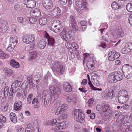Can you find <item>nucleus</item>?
<instances>
[{
	"mask_svg": "<svg viewBox=\"0 0 132 132\" xmlns=\"http://www.w3.org/2000/svg\"><path fill=\"white\" fill-rule=\"evenodd\" d=\"M49 88L52 92L51 95V101H53L57 99L61 93V90L60 88L57 87H54L53 85H50Z\"/></svg>",
	"mask_w": 132,
	"mask_h": 132,
	"instance_id": "f257e3e1",
	"label": "nucleus"
},
{
	"mask_svg": "<svg viewBox=\"0 0 132 132\" xmlns=\"http://www.w3.org/2000/svg\"><path fill=\"white\" fill-rule=\"evenodd\" d=\"M52 92L50 91H47V90H44L42 94V100L43 106L45 107H47L51 100V95Z\"/></svg>",
	"mask_w": 132,
	"mask_h": 132,
	"instance_id": "f03ea898",
	"label": "nucleus"
},
{
	"mask_svg": "<svg viewBox=\"0 0 132 132\" xmlns=\"http://www.w3.org/2000/svg\"><path fill=\"white\" fill-rule=\"evenodd\" d=\"M21 83V81L16 80L12 84L9 93V96L10 98H12L13 95H14L18 91Z\"/></svg>",
	"mask_w": 132,
	"mask_h": 132,
	"instance_id": "7ed1b4c3",
	"label": "nucleus"
},
{
	"mask_svg": "<svg viewBox=\"0 0 132 132\" xmlns=\"http://www.w3.org/2000/svg\"><path fill=\"white\" fill-rule=\"evenodd\" d=\"M73 33L71 31H69L68 33L66 32L65 30H63L60 34L61 37L64 40L67 41H70L73 40Z\"/></svg>",
	"mask_w": 132,
	"mask_h": 132,
	"instance_id": "20e7f679",
	"label": "nucleus"
},
{
	"mask_svg": "<svg viewBox=\"0 0 132 132\" xmlns=\"http://www.w3.org/2000/svg\"><path fill=\"white\" fill-rule=\"evenodd\" d=\"M53 67L59 74L63 73L64 71V67L61 63L59 61H55L53 65Z\"/></svg>",
	"mask_w": 132,
	"mask_h": 132,
	"instance_id": "39448f33",
	"label": "nucleus"
},
{
	"mask_svg": "<svg viewBox=\"0 0 132 132\" xmlns=\"http://www.w3.org/2000/svg\"><path fill=\"white\" fill-rule=\"evenodd\" d=\"M48 14L52 17L58 18L61 15V10L58 7H55L50 12H48Z\"/></svg>",
	"mask_w": 132,
	"mask_h": 132,
	"instance_id": "423d86ee",
	"label": "nucleus"
},
{
	"mask_svg": "<svg viewBox=\"0 0 132 132\" xmlns=\"http://www.w3.org/2000/svg\"><path fill=\"white\" fill-rule=\"evenodd\" d=\"M24 7L32 9L35 7L36 5V2L35 0H24L23 1Z\"/></svg>",
	"mask_w": 132,
	"mask_h": 132,
	"instance_id": "0eeeda50",
	"label": "nucleus"
},
{
	"mask_svg": "<svg viewBox=\"0 0 132 132\" xmlns=\"http://www.w3.org/2000/svg\"><path fill=\"white\" fill-rule=\"evenodd\" d=\"M43 5V7L46 10L50 9L53 7L52 0H44Z\"/></svg>",
	"mask_w": 132,
	"mask_h": 132,
	"instance_id": "6e6552de",
	"label": "nucleus"
},
{
	"mask_svg": "<svg viewBox=\"0 0 132 132\" xmlns=\"http://www.w3.org/2000/svg\"><path fill=\"white\" fill-rule=\"evenodd\" d=\"M34 36L26 35L22 38L23 42L27 44H29L33 42L35 39Z\"/></svg>",
	"mask_w": 132,
	"mask_h": 132,
	"instance_id": "1a4fd4ad",
	"label": "nucleus"
},
{
	"mask_svg": "<svg viewBox=\"0 0 132 132\" xmlns=\"http://www.w3.org/2000/svg\"><path fill=\"white\" fill-rule=\"evenodd\" d=\"M44 37L47 39V44L48 45L53 46L55 43V39L52 37H50L47 32H46Z\"/></svg>",
	"mask_w": 132,
	"mask_h": 132,
	"instance_id": "9d476101",
	"label": "nucleus"
},
{
	"mask_svg": "<svg viewBox=\"0 0 132 132\" xmlns=\"http://www.w3.org/2000/svg\"><path fill=\"white\" fill-rule=\"evenodd\" d=\"M85 117V116L84 114L81 112H80L77 116L75 117V119L77 121L80 123H84L85 122L84 119Z\"/></svg>",
	"mask_w": 132,
	"mask_h": 132,
	"instance_id": "9b49d317",
	"label": "nucleus"
},
{
	"mask_svg": "<svg viewBox=\"0 0 132 132\" xmlns=\"http://www.w3.org/2000/svg\"><path fill=\"white\" fill-rule=\"evenodd\" d=\"M122 70L123 73V75L125 77L128 79H129L130 77V75L129 74L130 71L129 68L126 67L125 66H122Z\"/></svg>",
	"mask_w": 132,
	"mask_h": 132,
	"instance_id": "f8f14e48",
	"label": "nucleus"
},
{
	"mask_svg": "<svg viewBox=\"0 0 132 132\" xmlns=\"http://www.w3.org/2000/svg\"><path fill=\"white\" fill-rule=\"evenodd\" d=\"M75 4L76 5L82 10H85L87 8V4L85 2L83 3L80 1H76Z\"/></svg>",
	"mask_w": 132,
	"mask_h": 132,
	"instance_id": "ddd939ff",
	"label": "nucleus"
},
{
	"mask_svg": "<svg viewBox=\"0 0 132 132\" xmlns=\"http://www.w3.org/2000/svg\"><path fill=\"white\" fill-rule=\"evenodd\" d=\"M117 82L122 80L123 78V73L119 71H116L114 73Z\"/></svg>",
	"mask_w": 132,
	"mask_h": 132,
	"instance_id": "4468645a",
	"label": "nucleus"
},
{
	"mask_svg": "<svg viewBox=\"0 0 132 132\" xmlns=\"http://www.w3.org/2000/svg\"><path fill=\"white\" fill-rule=\"evenodd\" d=\"M120 119L121 122L123 124V125L126 126H127V123H128L129 122V118L126 116H119V118Z\"/></svg>",
	"mask_w": 132,
	"mask_h": 132,
	"instance_id": "2eb2a0df",
	"label": "nucleus"
},
{
	"mask_svg": "<svg viewBox=\"0 0 132 132\" xmlns=\"http://www.w3.org/2000/svg\"><path fill=\"white\" fill-rule=\"evenodd\" d=\"M9 92V88L7 86L4 87L3 91H1V96L5 98H6L8 96Z\"/></svg>",
	"mask_w": 132,
	"mask_h": 132,
	"instance_id": "dca6fc26",
	"label": "nucleus"
},
{
	"mask_svg": "<svg viewBox=\"0 0 132 132\" xmlns=\"http://www.w3.org/2000/svg\"><path fill=\"white\" fill-rule=\"evenodd\" d=\"M8 28V24L5 22L0 23V32H3L6 31Z\"/></svg>",
	"mask_w": 132,
	"mask_h": 132,
	"instance_id": "f3484780",
	"label": "nucleus"
},
{
	"mask_svg": "<svg viewBox=\"0 0 132 132\" xmlns=\"http://www.w3.org/2000/svg\"><path fill=\"white\" fill-rule=\"evenodd\" d=\"M108 80L109 82L111 83H114L117 82L115 77L114 73H111L109 75Z\"/></svg>",
	"mask_w": 132,
	"mask_h": 132,
	"instance_id": "a211bd4d",
	"label": "nucleus"
},
{
	"mask_svg": "<svg viewBox=\"0 0 132 132\" xmlns=\"http://www.w3.org/2000/svg\"><path fill=\"white\" fill-rule=\"evenodd\" d=\"M31 13L33 16L36 17H39L41 15L40 10L37 9H35L31 10Z\"/></svg>",
	"mask_w": 132,
	"mask_h": 132,
	"instance_id": "6ab92c4d",
	"label": "nucleus"
},
{
	"mask_svg": "<svg viewBox=\"0 0 132 132\" xmlns=\"http://www.w3.org/2000/svg\"><path fill=\"white\" fill-rule=\"evenodd\" d=\"M118 101L119 103L123 104L127 101L128 99V98L118 95Z\"/></svg>",
	"mask_w": 132,
	"mask_h": 132,
	"instance_id": "aec40b11",
	"label": "nucleus"
},
{
	"mask_svg": "<svg viewBox=\"0 0 132 132\" xmlns=\"http://www.w3.org/2000/svg\"><path fill=\"white\" fill-rule=\"evenodd\" d=\"M56 22L57 23H58V24L55 25L54 26H52V29H53L52 30L55 32H58L60 30V29L59 28L60 27V24H61V22L59 20H57L56 21Z\"/></svg>",
	"mask_w": 132,
	"mask_h": 132,
	"instance_id": "412c9836",
	"label": "nucleus"
},
{
	"mask_svg": "<svg viewBox=\"0 0 132 132\" xmlns=\"http://www.w3.org/2000/svg\"><path fill=\"white\" fill-rule=\"evenodd\" d=\"M22 103L20 101H16L14 104V108L15 110H18L21 109Z\"/></svg>",
	"mask_w": 132,
	"mask_h": 132,
	"instance_id": "4be33fe9",
	"label": "nucleus"
},
{
	"mask_svg": "<svg viewBox=\"0 0 132 132\" xmlns=\"http://www.w3.org/2000/svg\"><path fill=\"white\" fill-rule=\"evenodd\" d=\"M10 65L14 68H18L20 67L19 63L16 62L14 60L12 59L10 61Z\"/></svg>",
	"mask_w": 132,
	"mask_h": 132,
	"instance_id": "5701e85b",
	"label": "nucleus"
},
{
	"mask_svg": "<svg viewBox=\"0 0 132 132\" xmlns=\"http://www.w3.org/2000/svg\"><path fill=\"white\" fill-rule=\"evenodd\" d=\"M10 118L11 121L13 123H15L16 122L17 118L15 113H11L10 114Z\"/></svg>",
	"mask_w": 132,
	"mask_h": 132,
	"instance_id": "b1692460",
	"label": "nucleus"
},
{
	"mask_svg": "<svg viewBox=\"0 0 132 132\" xmlns=\"http://www.w3.org/2000/svg\"><path fill=\"white\" fill-rule=\"evenodd\" d=\"M3 71L6 75L9 76H12L13 73L12 70L7 68H4L3 70Z\"/></svg>",
	"mask_w": 132,
	"mask_h": 132,
	"instance_id": "393cba45",
	"label": "nucleus"
},
{
	"mask_svg": "<svg viewBox=\"0 0 132 132\" xmlns=\"http://www.w3.org/2000/svg\"><path fill=\"white\" fill-rule=\"evenodd\" d=\"M118 95L124 97H126L128 98L129 97L127 92L124 89L120 90L119 91V92Z\"/></svg>",
	"mask_w": 132,
	"mask_h": 132,
	"instance_id": "a878e982",
	"label": "nucleus"
},
{
	"mask_svg": "<svg viewBox=\"0 0 132 132\" xmlns=\"http://www.w3.org/2000/svg\"><path fill=\"white\" fill-rule=\"evenodd\" d=\"M46 41L42 40L39 42L38 47L40 49H43L46 46Z\"/></svg>",
	"mask_w": 132,
	"mask_h": 132,
	"instance_id": "bb28decb",
	"label": "nucleus"
},
{
	"mask_svg": "<svg viewBox=\"0 0 132 132\" xmlns=\"http://www.w3.org/2000/svg\"><path fill=\"white\" fill-rule=\"evenodd\" d=\"M115 52L114 50H113L111 51L110 52L109 54L108 59L109 60L112 61L114 60V53Z\"/></svg>",
	"mask_w": 132,
	"mask_h": 132,
	"instance_id": "cd10ccee",
	"label": "nucleus"
},
{
	"mask_svg": "<svg viewBox=\"0 0 132 132\" xmlns=\"http://www.w3.org/2000/svg\"><path fill=\"white\" fill-rule=\"evenodd\" d=\"M116 32L117 37H122L124 36L123 32L121 29H117Z\"/></svg>",
	"mask_w": 132,
	"mask_h": 132,
	"instance_id": "c85d7f7f",
	"label": "nucleus"
},
{
	"mask_svg": "<svg viewBox=\"0 0 132 132\" xmlns=\"http://www.w3.org/2000/svg\"><path fill=\"white\" fill-rule=\"evenodd\" d=\"M39 103L38 100L36 98H34L32 102V104L33 105V107L35 108H36L38 107V104Z\"/></svg>",
	"mask_w": 132,
	"mask_h": 132,
	"instance_id": "c756f323",
	"label": "nucleus"
},
{
	"mask_svg": "<svg viewBox=\"0 0 132 132\" xmlns=\"http://www.w3.org/2000/svg\"><path fill=\"white\" fill-rule=\"evenodd\" d=\"M92 61H93V59H92ZM93 63L92 61L91 62L90 61H88L86 63V66L87 68L90 70L93 69L94 64H94H93Z\"/></svg>",
	"mask_w": 132,
	"mask_h": 132,
	"instance_id": "7c9ffc66",
	"label": "nucleus"
},
{
	"mask_svg": "<svg viewBox=\"0 0 132 132\" xmlns=\"http://www.w3.org/2000/svg\"><path fill=\"white\" fill-rule=\"evenodd\" d=\"M47 23V19L45 17L40 18L39 20V23L41 25H45Z\"/></svg>",
	"mask_w": 132,
	"mask_h": 132,
	"instance_id": "2f4dec72",
	"label": "nucleus"
},
{
	"mask_svg": "<svg viewBox=\"0 0 132 132\" xmlns=\"http://www.w3.org/2000/svg\"><path fill=\"white\" fill-rule=\"evenodd\" d=\"M60 108V112L61 113H62L67 109V105L65 104H63L61 106L58 107Z\"/></svg>",
	"mask_w": 132,
	"mask_h": 132,
	"instance_id": "473e14b6",
	"label": "nucleus"
},
{
	"mask_svg": "<svg viewBox=\"0 0 132 132\" xmlns=\"http://www.w3.org/2000/svg\"><path fill=\"white\" fill-rule=\"evenodd\" d=\"M106 95L110 98L112 99L115 96L114 91L112 90L108 91L106 94Z\"/></svg>",
	"mask_w": 132,
	"mask_h": 132,
	"instance_id": "72a5a7b5",
	"label": "nucleus"
},
{
	"mask_svg": "<svg viewBox=\"0 0 132 132\" xmlns=\"http://www.w3.org/2000/svg\"><path fill=\"white\" fill-rule=\"evenodd\" d=\"M18 40L13 37H10V39L9 45H15V46L17 44Z\"/></svg>",
	"mask_w": 132,
	"mask_h": 132,
	"instance_id": "f704fd0d",
	"label": "nucleus"
},
{
	"mask_svg": "<svg viewBox=\"0 0 132 132\" xmlns=\"http://www.w3.org/2000/svg\"><path fill=\"white\" fill-rule=\"evenodd\" d=\"M111 6L114 9L116 10L119 8L121 6H119L118 4L116 2H113L111 4Z\"/></svg>",
	"mask_w": 132,
	"mask_h": 132,
	"instance_id": "c9c22d12",
	"label": "nucleus"
},
{
	"mask_svg": "<svg viewBox=\"0 0 132 132\" xmlns=\"http://www.w3.org/2000/svg\"><path fill=\"white\" fill-rule=\"evenodd\" d=\"M102 111L103 112H109L110 111L109 108L107 105H105L103 106L102 107Z\"/></svg>",
	"mask_w": 132,
	"mask_h": 132,
	"instance_id": "e433bc0d",
	"label": "nucleus"
},
{
	"mask_svg": "<svg viewBox=\"0 0 132 132\" xmlns=\"http://www.w3.org/2000/svg\"><path fill=\"white\" fill-rule=\"evenodd\" d=\"M9 56V55L8 54L3 52V51L1 52L0 53V58L3 59L6 58Z\"/></svg>",
	"mask_w": 132,
	"mask_h": 132,
	"instance_id": "4c0bfd02",
	"label": "nucleus"
},
{
	"mask_svg": "<svg viewBox=\"0 0 132 132\" xmlns=\"http://www.w3.org/2000/svg\"><path fill=\"white\" fill-rule=\"evenodd\" d=\"M71 24L72 27V29L74 31H77L78 30L76 26H77V22L76 21L71 22Z\"/></svg>",
	"mask_w": 132,
	"mask_h": 132,
	"instance_id": "58836bf2",
	"label": "nucleus"
},
{
	"mask_svg": "<svg viewBox=\"0 0 132 132\" xmlns=\"http://www.w3.org/2000/svg\"><path fill=\"white\" fill-rule=\"evenodd\" d=\"M126 9L129 12H132V4L128 3L126 5Z\"/></svg>",
	"mask_w": 132,
	"mask_h": 132,
	"instance_id": "ea45409f",
	"label": "nucleus"
},
{
	"mask_svg": "<svg viewBox=\"0 0 132 132\" xmlns=\"http://www.w3.org/2000/svg\"><path fill=\"white\" fill-rule=\"evenodd\" d=\"M38 52L37 51L33 52L31 53L30 58L31 60L35 59L37 56Z\"/></svg>",
	"mask_w": 132,
	"mask_h": 132,
	"instance_id": "a19ab883",
	"label": "nucleus"
},
{
	"mask_svg": "<svg viewBox=\"0 0 132 132\" xmlns=\"http://www.w3.org/2000/svg\"><path fill=\"white\" fill-rule=\"evenodd\" d=\"M70 41H67V42L65 43V45L66 47L69 51H70L71 50L72 51V50L71 47V45L70 43Z\"/></svg>",
	"mask_w": 132,
	"mask_h": 132,
	"instance_id": "79ce46f5",
	"label": "nucleus"
},
{
	"mask_svg": "<svg viewBox=\"0 0 132 132\" xmlns=\"http://www.w3.org/2000/svg\"><path fill=\"white\" fill-rule=\"evenodd\" d=\"M30 22L32 24H34L37 21V19L36 18L30 17L29 19Z\"/></svg>",
	"mask_w": 132,
	"mask_h": 132,
	"instance_id": "37998d69",
	"label": "nucleus"
},
{
	"mask_svg": "<svg viewBox=\"0 0 132 132\" xmlns=\"http://www.w3.org/2000/svg\"><path fill=\"white\" fill-rule=\"evenodd\" d=\"M33 97V95L32 94H30L27 98V103L30 104L31 103V100Z\"/></svg>",
	"mask_w": 132,
	"mask_h": 132,
	"instance_id": "c03bdc74",
	"label": "nucleus"
},
{
	"mask_svg": "<svg viewBox=\"0 0 132 132\" xmlns=\"http://www.w3.org/2000/svg\"><path fill=\"white\" fill-rule=\"evenodd\" d=\"M63 127H61V125L58 124L57 125H56L55 128H52V130L54 131L59 130L60 129H62Z\"/></svg>",
	"mask_w": 132,
	"mask_h": 132,
	"instance_id": "a18cd8bd",
	"label": "nucleus"
},
{
	"mask_svg": "<svg viewBox=\"0 0 132 132\" xmlns=\"http://www.w3.org/2000/svg\"><path fill=\"white\" fill-rule=\"evenodd\" d=\"M126 47L128 50V51H130L132 50V43H130L126 45Z\"/></svg>",
	"mask_w": 132,
	"mask_h": 132,
	"instance_id": "49530a36",
	"label": "nucleus"
},
{
	"mask_svg": "<svg viewBox=\"0 0 132 132\" xmlns=\"http://www.w3.org/2000/svg\"><path fill=\"white\" fill-rule=\"evenodd\" d=\"M65 90V91L67 92H70L71 91L72 88L70 84H68V85H67Z\"/></svg>",
	"mask_w": 132,
	"mask_h": 132,
	"instance_id": "de8ad7c7",
	"label": "nucleus"
},
{
	"mask_svg": "<svg viewBox=\"0 0 132 132\" xmlns=\"http://www.w3.org/2000/svg\"><path fill=\"white\" fill-rule=\"evenodd\" d=\"M29 23L28 20H27L26 18H23L21 24L23 26L27 25Z\"/></svg>",
	"mask_w": 132,
	"mask_h": 132,
	"instance_id": "09e8293b",
	"label": "nucleus"
},
{
	"mask_svg": "<svg viewBox=\"0 0 132 132\" xmlns=\"http://www.w3.org/2000/svg\"><path fill=\"white\" fill-rule=\"evenodd\" d=\"M6 121V118L2 114L0 115V121L5 123Z\"/></svg>",
	"mask_w": 132,
	"mask_h": 132,
	"instance_id": "8fccbe9b",
	"label": "nucleus"
},
{
	"mask_svg": "<svg viewBox=\"0 0 132 132\" xmlns=\"http://www.w3.org/2000/svg\"><path fill=\"white\" fill-rule=\"evenodd\" d=\"M8 109V106L6 105L2 106L1 108V110L3 112H5Z\"/></svg>",
	"mask_w": 132,
	"mask_h": 132,
	"instance_id": "3c124183",
	"label": "nucleus"
},
{
	"mask_svg": "<svg viewBox=\"0 0 132 132\" xmlns=\"http://www.w3.org/2000/svg\"><path fill=\"white\" fill-rule=\"evenodd\" d=\"M28 94L27 91L26 89H24L22 92V97L23 98L25 99L26 97V96Z\"/></svg>",
	"mask_w": 132,
	"mask_h": 132,
	"instance_id": "603ef678",
	"label": "nucleus"
},
{
	"mask_svg": "<svg viewBox=\"0 0 132 132\" xmlns=\"http://www.w3.org/2000/svg\"><path fill=\"white\" fill-rule=\"evenodd\" d=\"M129 106L127 104H125L123 105L122 106H121V110L123 109L125 110H127L129 109Z\"/></svg>",
	"mask_w": 132,
	"mask_h": 132,
	"instance_id": "864d4df0",
	"label": "nucleus"
},
{
	"mask_svg": "<svg viewBox=\"0 0 132 132\" xmlns=\"http://www.w3.org/2000/svg\"><path fill=\"white\" fill-rule=\"evenodd\" d=\"M9 45L10 46L7 47V50L8 51H11L13 50L15 46V45Z\"/></svg>",
	"mask_w": 132,
	"mask_h": 132,
	"instance_id": "5fc2aeb1",
	"label": "nucleus"
},
{
	"mask_svg": "<svg viewBox=\"0 0 132 132\" xmlns=\"http://www.w3.org/2000/svg\"><path fill=\"white\" fill-rule=\"evenodd\" d=\"M114 60L119 58L120 56V54L119 53L116 52V51L115 52H114Z\"/></svg>",
	"mask_w": 132,
	"mask_h": 132,
	"instance_id": "6e6d98bb",
	"label": "nucleus"
},
{
	"mask_svg": "<svg viewBox=\"0 0 132 132\" xmlns=\"http://www.w3.org/2000/svg\"><path fill=\"white\" fill-rule=\"evenodd\" d=\"M16 28L17 26L15 24H13L11 28L12 29L11 31L13 34L16 33Z\"/></svg>",
	"mask_w": 132,
	"mask_h": 132,
	"instance_id": "4d7b16f0",
	"label": "nucleus"
},
{
	"mask_svg": "<svg viewBox=\"0 0 132 132\" xmlns=\"http://www.w3.org/2000/svg\"><path fill=\"white\" fill-rule=\"evenodd\" d=\"M59 3L62 5H65L67 3V0H59Z\"/></svg>",
	"mask_w": 132,
	"mask_h": 132,
	"instance_id": "13d9d810",
	"label": "nucleus"
},
{
	"mask_svg": "<svg viewBox=\"0 0 132 132\" xmlns=\"http://www.w3.org/2000/svg\"><path fill=\"white\" fill-rule=\"evenodd\" d=\"M17 130V132H24V128L21 126L19 127Z\"/></svg>",
	"mask_w": 132,
	"mask_h": 132,
	"instance_id": "bf43d9fd",
	"label": "nucleus"
},
{
	"mask_svg": "<svg viewBox=\"0 0 132 132\" xmlns=\"http://www.w3.org/2000/svg\"><path fill=\"white\" fill-rule=\"evenodd\" d=\"M79 112L78 110L76 109L75 110L74 112V117L75 118V116H77L78 114H79V112Z\"/></svg>",
	"mask_w": 132,
	"mask_h": 132,
	"instance_id": "052dcab7",
	"label": "nucleus"
},
{
	"mask_svg": "<svg viewBox=\"0 0 132 132\" xmlns=\"http://www.w3.org/2000/svg\"><path fill=\"white\" fill-rule=\"evenodd\" d=\"M127 48L126 49H125V48H123L122 50V53L123 54H126L127 53H128L129 51H128V50L127 49Z\"/></svg>",
	"mask_w": 132,
	"mask_h": 132,
	"instance_id": "680f3d73",
	"label": "nucleus"
},
{
	"mask_svg": "<svg viewBox=\"0 0 132 132\" xmlns=\"http://www.w3.org/2000/svg\"><path fill=\"white\" fill-rule=\"evenodd\" d=\"M80 24L81 26L85 25H87L86 22L84 20L81 21L80 22Z\"/></svg>",
	"mask_w": 132,
	"mask_h": 132,
	"instance_id": "e2e57ef3",
	"label": "nucleus"
},
{
	"mask_svg": "<svg viewBox=\"0 0 132 132\" xmlns=\"http://www.w3.org/2000/svg\"><path fill=\"white\" fill-rule=\"evenodd\" d=\"M27 79L28 81L32 80V77L31 75L30 74L28 76Z\"/></svg>",
	"mask_w": 132,
	"mask_h": 132,
	"instance_id": "0e129e2a",
	"label": "nucleus"
},
{
	"mask_svg": "<svg viewBox=\"0 0 132 132\" xmlns=\"http://www.w3.org/2000/svg\"><path fill=\"white\" fill-rule=\"evenodd\" d=\"M87 81L86 79H83L82 80V81L81 83V84L82 85H85L86 84H87Z\"/></svg>",
	"mask_w": 132,
	"mask_h": 132,
	"instance_id": "69168bd1",
	"label": "nucleus"
},
{
	"mask_svg": "<svg viewBox=\"0 0 132 132\" xmlns=\"http://www.w3.org/2000/svg\"><path fill=\"white\" fill-rule=\"evenodd\" d=\"M23 18L21 17H18L17 18V20L18 22L19 23H20L21 24L22 23V21Z\"/></svg>",
	"mask_w": 132,
	"mask_h": 132,
	"instance_id": "338daca9",
	"label": "nucleus"
},
{
	"mask_svg": "<svg viewBox=\"0 0 132 132\" xmlns=\"http://www.w3.org/2000/svg\"><path fill=\"white\" fill-rule=\"evenodd\" d=\"M102 107L100 105H97L96 106V110L98 111H102Z\"/></svg>",
	"mask_w": 132,
	"mask_h": 132,
	"instance_id": "774afa93",
	"label": "nucleus"
}]
</instances>
